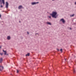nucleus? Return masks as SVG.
Listing matches in <instances>:
<instances>
[{
  "label": "nucleus",
  "mask_w": 76,
  "mask_h": 76,
  "mask_svg": "<svg viewBox=\"0 0 76 76\" xmlns=\"http://www.w3.org/2000/svg\"><path fill=\"white\" fill-rule=\"evenodd\" d=\"M57 13L56 12H53L52 14H50V15H51L53 18H57V16H56V15H57Z\"/></svg>",
  "instance_id": "obj_1"
},
{
  "label": "nucleus",
  "mask_w": 76,
  "mask_h": 76,
  "mask_svg": "<svg viewBox=\"0 0 76 76\" xmlns=\"http://www.w3.org/2000/svg\"><path fill=\"white\" fill-rule=\"evenodd\" d=\"M60 21H62V22H63V23H64L65 22V20H64L63 18L61 19L60 20Z\"/></svg>",
  "instance_id": "obj_2"
},
{
  "label": "nucleus",
  "mask_w": 76,
  "mask_h": 76,
  "mask_svg": "<svg viewBox=\"0 0 76 76\" xmlns=\"http://www.w3.org/2000/svg\"><path fill=\"white\" fill-rule=\"evenodd\" d=\"M8 6H9V4L8 3V2H6V7L7 8V9L8 8Z\"/></svg>",
  "instance_id": "obj_3"
},
{
  "label": "nucleus",
  "mask_w": 76,
  "mask_h": 76,
  "mask_svg": "<svg viewBox=\"0 0 76 76\" xmlns=\"http://www.w3.org/2000/svg\"><path fill=\"white\" fill-rule=\"evenodd\" d=\"M3 69V66H0V71H2Z\"/></svg>",
  "instance_id": "obj_4"
},
{
  "label": "nucleus",
  "mask_w": 76,
  "mask_h": 76,
  "mask_svg": "<svg viewBox=\"0 0 76 76\" xmlns=\"http://www.w3.org/2000/svg\"><path fill=\"white\" fill-rule=\"evenodd\" d=\"M39 2H32L31 3V4L32 5H34V4H37L38 3H39Z\"/></svg>",
  "instance_id": "obj_5"
},
{
  "label": "nucleus",
  "mask_w": 76,
  "mask_h": 76,
  "mask_svg": "<svg viewBox=\"0 0 76 76\" xmlns=\"http://www.w3.org/2000/svg\"><path fill=\"white\" fill-rule=\"evenodd\" d=\"M23 7L22 5L19 6L18 7L19 9H23Z\"/></svg>",
  "instance_id": "obj_6"
},
{
  "label": "nucleus",
  "mask_w": 76,
  "mask_h": 76,
  "mask_svg": "<svg viewBox=\"0 0 76 76\" xmlns=\"http://www.w3.org/2000/svg\"><path fill=\"white\" fill-rule=\"evenodd\" d=\"M3 52H4V55H8V54H7V52H6V51H4V50H3Z\"/></svg>",
  "instance_id": "obj_7"
},
{
  "label": "nucleus",
  "mask_w": 76,
  "mask_h": 76,
  "mask_svg": "<svg viewBox=\"0 0 76 76\" xmlns=\"http://www.w3.org/2000/svg\"><path fill=\"white\" fill-rule=\"evenodd\" d=\"M2 61H3V58H1L0 59V63H2Z\"/></svg>",
  "instance_id": "obj_8"
},
{
  "label": "nucleus",
  "mask_w": 76,
  "mask_h": 76,
  "mask_svg": "<svg viewBox=\"0 0 76 76\" xmlns=\"http://www.w3.org/2000/svg\"><path fill=\"white\" fill-rule=\"evenodd\" d=\"M46 23H47V24H48V25H51V23L49 22H47Z\"/></svg>",
  "instance_id": "obj_9"
},
{
  "label": "nucleus",
  "mask_w": 76,
  "mask_h": 76,
  "mask_svg": "<svg viewBox=\"0 0 76 76\" xmlns=\"http://www.w3.org/2000/svg\"><path fill=\"white\" fill-rule=\"evenodd\" d=\"M7 39L8 40H9L10 39V36H8L7 37Z\"/></svg>",
  "instance_id": "obj_10"
},
{
  "label": "nucleus",
  "mask_w": 76,
  "mask_h": 76,
  "mask_svg": "<svg viewBox=\"0 0 76 76\" xmlns=\"http://www.w3.org/2000/svg\"><path fill=\"white\" fill-rule=\"evenodd\" d=\"M29 54H30V53H28L26 55V56H29Z\"/></svg>",
  "instance_id": "obj_11"
},
{
  "label": "nucleus",
  "mask_w": 76,
  "mask_h": 76,
  "mask_svg": "<svg viewBox=\"0 0 76 76\" xmlns=\"http://www.w3.org/2000/svg\"><path fill=\"white\" fill-rule=\"evenodd\" d=\"M2 0V3L3 4H4V0Z\"/></svg>",
  "instance_id": "obj_12"
},
{
  "label": "nucleus",
  "mask_w": 76,
  "mask_h": 76,
  "mask_svg": "<svg viewBox=\"0 0 76 76\" xmlns=\"http://www.w3.org/2000/svg\"><path fill=\"white\" fill-rule=\"evenodd\" d=\"M73 72L74 73H76V71H75V69L73 70Z\"/></svg>",
  "instance_id": "obj_13"
},
{
  "label": "nucleus",
  "mask_w": 76,
  "mask_h": 76,
  "mask_svg": "<svg viewBox=\"0 0 76 76\" xmlns=\"http://www.w3.org/2000/svg\"><path fill=\"white\" fill-rule=\"evenodd\" d=\"M60 51H61V53H62V52H63V50H62V49H61Z\"/></svg>",
  "instance_id": "obj_14"
},
{
  "label": "nucleus",
  "mask_w": 76,
  "mask_h": 76,
  "mask_svg": "<svg viewBox=\"0 0 76 76\" xmlns=\"http://www.w3.org/2000/svg\"><path fill=\"white\" fill-rule=\"evenodd\" d=\"M73 16H74V14H73L72 15H71L70 16H71V17H72Z\"/></svg>",
  "instance_id": "obj_15"
},
{
  "label": "nucleus",
  "mask_w": 76,
  "mask_h": 76,
  "mask_svg": "<svg viewBox=\"0 0 76 76\" xmlns=\"http://www.w3.org/2000/svg\"><path fill=\"white\" fill-rule=\"evenodd\" d=\"M48 18H49V19H51V16H48Z\"/></svg>",
  "instance_id": "obj_16"
},
{
  "label": "nucleus",
  "mask_w": 76,
  "mask_h": 76,
  "mask_svg": "<svg viewBox=\"0 0 76 76\" xmlns=\"http://www.w3.org/2000/svg\"><path fill=\"white\" fill-rule=\"evenodd\" d=\"M17 73H18L19 72V70H18V69H17Z\"/></svg>",
  "instance_id": "obj_17"
},
{
  "label": "nucleus",
  "mask_w": 76,
  "mask_h": 76,
  "mask_svg": "<svg viewBox=\"0 0 76 76\" xmlns=\"http://www.w3.org/2000/svg\"><path fill=\"white\" fill-rule=\"evenodd\" d=\"M0 2H1V0H0Z\"/></svg>",
  "instance_id": "obj_18"
},
{
  "label": "nucleus",
  "mask_w": 76,
  "mask_h": 76,
  "mask_svg": "<svg viewBox=\"0 0 76 76\" xmlns=\"http://www.w3.org/2000/svg\"><path fill=\"white\" fill-rule=\"evenodd\" d=\"M0 54L1 55V56H2L3 55V53H1V54Z\"/></svg>",
  "instance_id": "obj_19"
},
{
  "label": "nucleus",
  "mask_w": 76,
  "mask_h": 76,
  "mask_svg": "<svg viewBox=\"0 0 76 76\" xmlns=\"http://www.w3.org/2000/svg\"><path fill=\"white\" fill-rule=\"evenodd\" d=\"M3 7V6L2 5H1V7Z\"/></svg>",
  "instance_id": "obj_20"
},
{
  "label": "nucleus",
  "mask_w": 76,
  "mask_h": 76,
  "mask_svg": "<svg viewBox=\"0 0 76 76\" xmlns=\"http://www.w3.org/2000/svg\"><path fill=\"white\" fill-rule=\"evenodd\" d=\"M57 50L58 51H59V49H57Z\"/></svg>",
  "instance_id": "obj_21"
},
{
  "label": "nucleus",
  "mask_w": 76,
  "mask_h": 76,
  "mask_svg": "<svg viewBox=\"0 0 76 76\" xmlns=\"http://www.w3.org/2000/svg\"><path fill=\"white\" fill-rule=\"evenodd\" d=\"M39 35L38 34V33H36V35Z\"/></svg>",
  "instance_id": "obj_22"
},
{
  "label": "nucleus",
  "mask_w": 76,
  "mask_h": 76,
  "mask_svg": "<svg viewBox=\"0 0 76 76\" xmlns=\"http://www.w3.org/2000/svg\"><path fill=\"white\" fill-rule=\"evenodd\" d=\"M1 15H0V18H1Z\"/></svg>",
  "instance_id": "obj_23"
},
{
  "label": "nucleus",
  "mask_w": 76,
  "mask_h": 76,
  "mask_svg": "<svg viewBox=\"0 0 76 76\" xmlns=\"http://www.w3.org/2000/svg\"><path fill=\"white\" fill-rule=\"evenodd\" d=\"M27 33L28 34H29V32H27Z\"/></svg>",
  "instance_id": "obj_24"
},
{
  "label": "nucleus",
  "mask_w": 76,
  "mask_h": 76,
  "mask_svg": "<svg viewBox=\"0 0 76 76\" xmlns=\"http://www.w3.org/2000/svg\"><path fill=\"white\" fill-rule=\"evenodd\" d=\"M75 4L76 5V2L75 3Z\"/></svg>",
  "instance_id": "obj_25"
},
{
  "label": "nucleus",
  "mask_w": 76,
  "mask_h": 76,
  "mask_svg": "<svg viewBox=\"0 0 76 76\" xmlns=\"http://www.w3.org/2000/svg\"><path fill=\"white\" fill-rule=\"evenodd\" d=\"M70 29L71 30V29H72V28H70Z\"/></svg>",
  "instance_id": "obj_26"
},
{
  "label": "nucleus",
  "mask_w": 76,
  "mask_h": 76,
  "mask_svg": "<svg viewBox=\"0 0 76 76\" xmlns=\"http://www.w3.org/2000/svg\"><path fill=\"white\" fill-rule=\"evenodd\" d=\"M65 60L66 61V60H67V59H65Z\"/></svg>",
  "instance_id": "obj_27"
},
{
  "label": "nucleus",
  "mask_w": 76,
  "mask_h": 76,
  "mask_svg": "<svg viewBox=\"0 0 76 76\" xmlns=\"http://www.w3.org/2000/svg\"><path fill=\"white\" fill-rule=\"evenodd\" d=\"M1 48V46H0V48Z\"/></svg>",
  "instance_id": "obj_28"
},
{
  "label": "nucleus",
  "mask_w": 76,
  "mask_h": 76,
  "mask_svg": "<svg viewBox=\"0 0 76 76\" xmlns=\"http://www.w3.org/2000/svg\"><path fill=\"white\" fill-rule=\"evenodd\" d=\"M52 0V1H54V0Z\"/></svg>",
  "instance_id": "obj_29"
},
{
  "label": "nucleus",
  "mask_w": 76,
  "mask_h": 76,
  "mask_svg": "<svg viewBox=\"0 0 76 76\" xmlns=\"http://www.w3.org/2000/svg\"><path fill=\"white\" fill-rule=\"evenodd\" d=\"M36 0V1H37V0Z\"/></svg>",
  "instance_id": "obj_30"
},
{
  "label": "nucleus",
  "mask_w": 76,
  "mask_h": 76,
  "mask_svg": "<svg viewBox=\"0 0 76 76\" xmlns=\"http://www.w3.org/2000/svg\"><path fill=\"white\" fill-rule=\"evenodd\" d=\"M19 22H20V21H19Z\"/></svg>",
  "instance_id": "obj_31"
},
{
  "label": "nucleus",
  "mask_w": 76,
  "mask_h": 76,
  "mask_svg": "<svg viewBox=\"0 0 76 76\" xmlns=\"http://www.w3.org/2000/svg\"><path fill=\"white\" fill-rule=\"evenodd\" d=\"M1 53H0V54H1Z\"/></svg>",
  "instance_id": "obj_32"
},
{
  "label": "nucleus",
  "mask_w": 76,
  "mask_h": 76,
  "mask_svg": "<svg viewBox=\"0 0 76 76\" xmlns=\"http://www.w3.org/2000/svg\"><path fill=\"white\" fill-rule=\"evenodd\" d=\"M3 12H4V11H3Z\"/></svg>",
  "instance_id": "obj_33"
}]
</instances>
